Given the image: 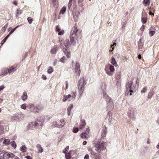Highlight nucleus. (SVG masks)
I'll use <instances>...</instances> for the list:
<instances>
[{"label":"nucleus","instance_id":"09e8293b","mask_svg":"<svg viewBox=\"0 0 159 159\" xmlns=\"http://www.w3.org/2000/svg\"><path fill=\"white\" fill-rule=\"evenodd\" d=\"M75 69L76 72L77 74L79 75L80 73V68H75Z\"/></svg>","mask_w":159,"mask_h":159},{"label":"nucleus","instance_id":"052dcab7","mask_svg":"<svg viewBox=\"0 0 159 159\" xmlns=\"http://www.w3.org/2000/svg\"><path fill=\"white\" fill-rule=\"evenodd\" d=\"M89 159V155L88 154H86L85 155L84 159Z\"/></svg>","mask_w":159,"mask_h":159},{"label":"nucleus","instance_id":"20e7f679","mask_svg":"<svg viewBox=\"0 0 159 159\" xmlns=\"http://www.w3.org/2000/svg\"><path fill=\"white\" fill-rule=\"evenodd\" d=\"M86 82H85L84 77L80 79L78 83V89L80 93L82 95L84 91L85 85Z\"/></svg>","mask_w":159,"mask_h":159},{"label":"nucleus","instance_id":"9b49d317","mask_svg":"<svg viewBox=\"0 0 159 159\" xmlns=\"http://www.w3.org/2000/svg\"><path fill=\"white\" fill-rule=\"evenodd\" d=\"M142 14L141 21L143 24H144L146 23L148 21L147 14L146 12L142 13Z\"/></svg>","mask_w":159,"mask_h":159},{"label":"nucleus","instance_id":"dca6fc26","mask_svg":"<svg viewBox=\"0 0 159 159\" xmlns=\"http://www.w3.org/2000/svg\"><path fill=\"white\" fill-rule=\"evenodd\" d=\"M67 48H63L62 49V51L67 57L68 58H69L70 57L71 52L69 50H67Z\"/></svg>","mask_w":159,"mask_h":159},{"label":"nucleus","instance_id":"6e6d98bb","mask_svg":"<svg viewBox=\"0 0 159 159\" xmlns=\"http://www.w3.org/2000/svg\"><path fill=\"white\" fill-rule=\"evenodd\" d=\"M7 39H6V38H5L1 42V45H3L6 41V40Z\"/></svg>","mask_w":159,"mask_h":159},{"label":"nucleus","instance_id":"412c9836","mask_svg":"<svg viewBox=\"0 0 159 159\" xmlns=\"http://www.w3.org/2000/svg\"><path fill=\"white\" fill-rule=\"evenodd\" d=\"M28 96L27 93L25 92H24L23 94L22 95L21 97L23 101H25L27 99Z\"/></svg>","mask_w":159,"mask_h":159},{"label":"nucleus","instance_id":"f704fd0d","mask_svg":"<svg viewBox=\"0 0 159 159\" xmlns=\"http://www.w3.org/2000/svg\"><path fill=\"white\" fill-rule=\"evenodd\" d=\"M54 70L52 66H49L48 67V73L49 74H51L53 71Z\"/></svg>","mask_w":159,"mask_h":159},{"label":"nucleus","instance_id":"7c9ffc66","mask_svg":"<svg viewBox=\"0 0 159 159\" xmlns=\"http://www.w3.org/2000/svg\"><path fill=\"white\" fill-rule=\"evenodd\" d=\"M11 146L13 148H16L17 145L16 143L14 141H12L10 142V143Z\"/></svg>","mask_w":159,"mask_h":159},{"label":"nucleus","instance_id":"de8ad7c7","mask_svg":"<svg viewBox=\"0 0 159 159\" xmlns=\"http://www.w3.org/2000/svg\"><path fill=\"white\" fill-rule=\"evenodd\" d=\"M19 27V25L17 26L15 28H14V29H13V30H11V31L9 33V34H12L13 33V32L15 31V30Z\"/></svg>","mask_w":159,"mask_h":159},{"label":"nucleus","instance_id":"13d9d810","mask_svg":"<svg viewBox=\"0 0 159 159\" xmlns=\"http://www.w3.org/2000/svg\"><path fill=\"white\" fill-rule=\"evenodd\" d=\"M152 11H149L148 14L150 15H151L152 16H154V13H152Z\"/></svg>","mask_w":159,"mask_h":159},{"label":"nucleus","instance_id":"c03bdc74","mask_svg":"<svg viewBox=\"0 0 159 159\" xmlns=\"http://www.w3.org/2000/svg\"><path fill=\"white\" fill-rule=\"evenodd\" d=\"M66 59V57L65 56H63L61 58L60 60V61H61L62 63H64L65 62V60Z\"/></svg>","mask_w":159,"mask_h":159},{"label":"nucleus","instance_id":"ddd939ff","mask_svg":"<svg viewBox=\"0 0 159 159\" xmlns=\"http://www.w3.org/2000/svg\"><path fill=\"white\" fill-rule=\"evenodd\" d=\"M107 127L105 125H104L103 127H102V134H101V139H103L104 137H106L107 134Z\"/></svg>","mask_w":159,"mask_h":159},{"label":"nucleus","instance_id":"c756f323","mask_svg":"<svg viewBox=\"0 0 159 159\" xmlns=\"http://www.w3.org/2000/svg\"><path fill=\"white\" fill-rule=\"evenodd\" d=\"M10 143V140L9 139H6L3 142V144L5 145H8Z\"/></svg>","mask_w":159,"mask_h":159},{"label":"nucleus","instance_id":"37998d69","mask_svg":"<svg viewBox=\"0 0 159 159\" xmlns=\"http://www.w3.org/2000/svg\"><path fill=\"white\" fill-rule=\"evenodd\" d=\"M8 71H9L8 68L5 69L3 72V74L5 75H7V73H9V72H8Z\"/></svg>","mask_w":159,"mask_h":159},{"label":"nucleus","instance_id":"0e129e2a","mask_svg":"<svg viewBox=\"0 0 159 159\" xmlns=\"http://www.w3.org/2000/svg\"><path fill=\"white\" fill-rule=\"evenodd\" d=\"M17 3H18L16 1H14L13 2V4L14 5H15L16 6L17 5Z\"/></svg>","mask_w":159,"mask_h":159},{"label":"nucleus","instance_id":"a18cd8bd","mask_svg":"<svg viewBox=\"0 0 159 159\" xmlns=\"http://www.w3.org/2000/svg\"><path fill=\"white\" fill-rule=\"evenodd\" d=\"M79 131V129L78 128H74L73 130V133H77Z\"/></svg>","mask_w":159,"mask_h":159},{"label":"nucleus","instance_id":"72a5a7b5","mask_svg":"<svg viewBox=\"0 0 159 159\" xmlns=\"http://www.w3.org/2000/svg\"><path fill=\"white\" fill-rule=\"evenodd\" d=\"M121 77V73L120 72H118L116 75V78L117 80H120Z\"/></svg>","mask_w":159,"mask_h":159},{"label":"nucleus","instance_id":"8fccbe9b","mask_svg":"<svg viewBox=\"0 0 159 159\" xmlns=\"http://www.w3.org/2000/svg\"><path fill=\"white\" fill-rule=\"evenodd\" d=\"M64 33V30H61V31H59L58 33V34L59 35H61L63 34Z\"/></svg>","mask_w":159,"mask_h":159},{"label":"nucleus","instance_id":"c9c22d12","mask_svg":"<svg viewBox=\"0 0 159 159\" xmlns=\"http://www.w3.org/2000/svg\"><path fill=\"white\" fill-rule=\"evenodd\" d=\"M149 34L150 36L151 37L155 33V31H152L151 30V29H149Z\"/></svg>","mask_w":159,"mask_h":159},{"label":"nucleus","instance_id":"603ef678","mask_svg":"<svg viewBox=\"0 0 159 159\" xmlns=\"http://www.w3.org/2000/svg\"><path fill=\"white\" fill-rule=\"evenodd\" d=\"M80 64L79 63L76 62V63L75 68H80Z\"/></svg>","mask_w":159,"mask_h":159},{"label":"nucleus","instance_id":"393cba45","mask_svg":"<svg viewBox=\"0 0 159 159\" xmlns=\"http://www.w3.org/2000/svg\"><path fill=\"white\" fill-rule=\"evenodd\" d=\"M36 147L39 151V152L41 153L43 152V150L40 144H37Z\"/></svg>","mask_w":159,"mask_h":159},{"label":"nucleus","instance_id":"6ab92c4d","mask_svg":"<svg viewBox=\"0 0 159 159\" xmlns=\"http://www.w3.org/2000/svg\"><path fill=\"white\" fill-rule=\"evenodd\" d=\"M58 47L57 45H55L51 51V53L55 54L58 51Z\"/></svg>","mask_w":159,"mask_h":159},{"label":"nucleus","instance_id":"6e6552de","mask_svg":"<svg viewBox=\"0 0 159 159\" xmlns=\"http://www.w3.org/2000/svg\"><path fill=\"white\" fill-rule=\"evenodd\" d=\"M76 95V92H73V94L71 96L70 94H68L67 95H64L62 99V101L64 102L66 101L67 100L70 101L72 98H75Z\"/></svg>","mask_w":159,"mask_h":159},{"label":"nucleus","instance_id":"a19ab883","mask_svg":"<svg viewBox=\"0 0 159 159\" xmlns=\"http://www.w3.org/2000/svg\"><path fill=\"white\" fill-rule=\"evenodd\" d=\"M53 6L55 8H57L59 7V4L58 1L56 2L55 3H52Z\"/></svg>","mask_w":159,"mask_h":159},{"label":"nucleus","instance_id":"774afa93","mask_svg":"<svg viewBox=\"0 0 159 159\" xmlns=\"http://www.w3.org/2000/svg\"><path fill=\"white\" fill-rule=\"evenodd\" d=\"M25 157L27 159H32V158L29 156H27Z\"/></svg>","mask_w":159,"mask_h":159},{"label":"nucleus","instance_id":"e433bc0d","mask_svg":"<svg viewBox=\"0 0 159 159\" xmlns=\"http://www.w3.org/2000/svg\"><path fill=\"white\" fill-rule=\"evenodd\" d=\"M65 157L66 159H70L71 156L70 153L69 152L68 153H66L65 154Z\"/></svg>","mask_w":159,"mask_h":159},{"label":"nucleus","instance_id":"79ce46f5","mask_svg":"<svg viewBox=\"0 0 159 159\" xmlns=\"http://www.w3.org/2000/svg\"><path fill=\"white\" fill-rule=\"evenodd\" d=\"M26 104L24 103L21 105V108L24 110H25L26 109Z\"/></svg>","mask_w":159,"mask_h":159},{"label":"nucleus","instance_id":"f257e3e1","mask_svg":"<svg viewBox=\"0 0 159 159\" xmlns=\"http://www.w3.org/2000/svg\"><path fill=\"white\" fill-rule=\"evenodd\" d=\"M81 31L77 28L76 24H75L72 28L70 34V40L71 44L75 45L78 43V38L80 36Z\"/></svg>","mask_w":159,"mask_h":159},{"label":"nucleus","instance_id":"c85d7f7f","mask_svg":"<svg viewBox=\"0 0 159 159\" xmlns=\"http://www.w3.org/2000/svg\"><path fill=\"white\" fill-rule=\"evenodd\" d=\"M89 151L90 152L91 154L94 157H96L97 156V153L93 150L91 149H89Z\"/></svg>","mask_w":159,"mask_h":159},{"label":"nucleus","instance_id":"864d4df0","mask_svg":"<svg viewBox=\"0 0 159 159\" xmlns=\"http://www.w3.org/2000/svg\"><path fill=\"white\" fill-rule=\"evenodd\" d=\"M90 129L89 128H87L86 129V130L85 132H85L87 134H89V132Z\"/></svg>","mask_w":159,"mask_h":159},{"label":"nucleus","instance_id":"4c0bfd02","mask_svg":"<svg viewBox=\"0 0 159 159\" xmlns=\"http://www.w3.org/2000/svg\"><path fill=\"white\" fill-rule=\"evenodd\" d=\"M154 94L153 92H150L148 95V98L150 99L152 97V95Z\"/></svg>","mask_w":159,"mask_h":159},{"label":"nucleus","instance_id":"5fc2aeb1","mask_svg":"<svg viewBox=\"0 0 159 159\" xmlns=\"http://www.w3.org/2000/svg\"><path fill=\"white\" fill-rule=\"evenodd\" d=\"M61 30V29H60L59 27L58 26H57L56 27V31L57 32H59V31H60Z\"/></svg>","mask_w":159,"mask_h":159},{"label":"nucleus","instance_id":"4be33fe9","mask_svg":"<svg viewBox=\"0 0 159 159\" xmlns=\"http://www.w3.org/2000/svg\"><path fill=\"white\" fill-rule=\"evenodd\" d=\"M73 107V105L72 104H70L67 108V113L68 116L70 115L71 109Z\"/></svg>","mask_w":159,"mask_h":159},{"label":"nucleus","instance_id":"a878e982","mask_svg":"<svg viewBox=\"0 0 159 159\" xmlns=\"http://www.w3.org/2000/svg\"><path fill=\"white\" fill-rule=\"evenodd\" d=\"M88 135L85 132H83L81 134L80 136L82 138H85L87 139H88Z\"/></svg>","mask_w":159,"mask_h":159},{"label":"nucleus","instance_id":"49530a36","mask_svg":"<svg viewBox=\"0 0 159 159\" xmlns=\"http://www.w3.org/2000/svg\"><path fill=\"white\" fill-rule=\"evenodd\" d=\"M27 20H28L29 23L30 24L32 23L33 20L30 17H28L27 18Z\"/></svg>","mask_w":159,"mask_h":159},{"label":"nucleus","instance_id":"69168bd1","mask_svg":"<svg viewBox=\"0 0 159 159\" xmlns=\"http://www.w3.org/2000/svg\"><path fill=\"white\" fill-rule=\"evenodd\" d=\"M8 26V25L7 24H6L3 27V28L5 30L6 29H7V27Z\"/></svg>","mask_w":159,"mask_h":159},{"label":"nucleus","instance_id":"7ed1b4c3","mask_svg":"<svg viewBox=\"0 0 159 159\" xmlns=\"http://www.w3.org/2000/svg\"><path fill=\"white\" fill-rule=\"evenodd\" d=\"M103 97L107 102V110L108 111H112L114 108V103L112 98L106 93H103Z\"/></svg>","mask_w":159,"mask_h":159},{"label":"nucleus","instance_id":"f8f14e48","mask_svg":"<svg viewBox=\"0 0 159 159\" xmlns=\"http://www.w3.org/2000/svg\"><path fill=\"white\" fill-rule=\"evenodd\" d=\"M30 111L31 112H34L38 113L40 111L38 107L36 106L35 107L34 105L31 104L30 105Z\"/></svg>","mask_w":159,"mask_h":159},{"label":"nucleus","instance_id":"b1692460","mask_svg":"<svg viewBox=\"0 0 159 159\" xmlns=\"http://www.w3.org/2000/svg\"><path fill=\"white\" fill-rule=\"evenodd\" d=\"M111 63L115 66H118L116 61L115 59L113 57H112L111 60Z\"/></svg>","mask_w":159,"mask_h":159},{"label":"nucleus","instance_id":"680f3d73","mask_svg":"<svg viewBox=\"0 0 159 159\" xmlns=\"http://www.w3.org/2000/svg\"><path fill=\"white\" fill-rule=\"evenodd\" d=\"M5 86L4 85H2L0 86V91L3 90Z\"/></svg>","mask_w":159,"mask_h":159},{"label":"nucleus","instance_id":"ea45409f","mask_svg":"<svg viewBox=\"0 0 159 159\" xmlns=\"http://www.w3.org/2000/svg\"><path fill=\"white\" fill-rule=\"evenodd\" d=\"M147 87L146 86L145 87L143 88L141 91V93H144L146 92L147 91Z\"/></svg>","mask_w":159,"mask_h":159},{"label":"nucleus","instance_id":"9d476101","mask_svg":"<svg viewBox=\"0 0 159 159\" xmlns=\"http://www.w3.org/2000/svg\"><path fill=\"white\" fill-rule=\"evenodd\" d=\"M34 122L35 124V128H41L43 124L42 120H39L38 118L37 119V120Z\"/></svg>","mask_w":159,"mask_h":159},{"label":"nucleus","instance_id":"0eeeda50","mask_svg":"<svg viewBox=\"0 0 159 159\" xmlns=\"http://www.w3.org/2000/svg\"><path fill=\"white\" fill-rule=\"evenodd\" d=\"M65 123L66 122L64 120L62 119L57 121H54L52 122V126L54 127L61 128L64 126Z\"/></svg>","mask_w":159,"mask_h":159},{"label":"nucleus","instance_id":"f3484780","mask_svg":"<svg viewBox=\"0 0 159 159\" xmlns=\"http://www.w3.org/2000/svg\"><path fill=\"white\" fill-rule=\"evenodd\" d=\"M80 15V12L78 11H74L73 13V17L75 21L78 20V17Z\"/></svg>","mask_w":159,"mask_h":159},{"label":"nucleus","instance_id":"2f4dec72","mask_svg":"<svg viewBox=\"0 0 159 159\" xmlns=\"http://www.w3.org/2000/svg\"><path fill=\"white\" fill-rule=\"evenodd\" d=\"M66 7L64 6L63 7L60 11V13L62 14H64L66 11Z\"/></svg>","mask_w":159,"mask_h":159},{"label":"nucleus","instance_id":"5701e85b","mask_svg":"<svg viewBox=\"0 0 159 159\" xmlns=\"http://www.w3.org/2000/svg\"><path fill=\"white\" fill-rule=\"evenodd\" d=\"M36 106L40 111L42 110L43 109L44 107V106L43 104V103H41V102H40L39 104L37 105Z\"/></svg>","mask_w":159,"mask_h":159},{"label":"nucleus","instance_id":"473e14b6","mask_svg":"<svg viewBox=\"0 0 159 159\" xmlns=\"http://www.w3.org/2000/svg\"><path fill=\"white\" fill-rule=\"evenodd\" d=\"M26 147L25 145H23L20 148V150L22 152H25L26 151Z\"/></svg>","mask_w":159,"mask_h":159},{"label":"nucleus","instance_id":"4d7b16f0","mask_svg":"<svg viewBox=\"0 0 159 159\" xmlns=\"http://www.w3.org/2000/svg\"><path fill=\"white\" fill-rule=\"evenodd\" d=\"M42 77L43 78V79L44 80H46L47 79L46 76L44 75H42Z\"/></svg>","mask_w":159,"mask_h":159},{"label":"nucleus","instance_id":"bb28decb","mask_svg":"<svg viewBox=\"0 0 159 159\" xmlns=\"http://www.w3.org/2000/svg\"><path fill=\"white\" fill-rule=\"evenodd\" d=\"M22 13V11L20 9H17L16 12V17L17 18Z\"/></svg>","mask_w":159,"mask_h":159},{"label":"nucleus","instance_id":"a211bd4d","mask_svg":"<svg viewBox=\"0 0 159 159\" xmlns=\"http://www.w3.org/2000/svg\"><path fill=\"white\" fill-rule=\"evenodd\" d=\"M63 43L66 48H69L70 47V42L69 39H66L64 41Z\"/></svg>","mask_w":159,"mask_h":159},{"label":"nucleus","instance_id":"4468645a","mask_svg":"<svg viewBox=\"0 0 159 159\" xmlns=\"http://www.w3.org/2000/svg\"><path fill=\"white\" fill-rule=\"evenodd\" d=\"M17 65H14L8 68L9 70V71H8L9 74H10L16 71L17 69Z\"/></svg>","mask_w":159,"mask_h":159},{"label":"nucleus","instance_id":"bf43d9fd","mask_svg":"<svg viewBox=\"0 0 159 159\" xmlns=\"http://www.w3.org/2000/svg\"><path fill=\"white\" fill-rule=\"evenodd\" d=\"M3 133V129L0 127V135L2 134Z\"/></svg>","mask_w":159,"mask_h":159},{"label":"nucleus","instance_id":"58836bf2","mask_svg":"<svg viewBox=\"0 0 159 159\" xmlns=\"http://www.w3.org/2000/svg\"><path fill=\"white\" fill-rule=\"evenodd\" d=\"M148 9L149 11H152L153 12H155V7H152L151 6H150L148 7Z\"/></svg>","mask_w":159,"mask_h":159},{"label":"nucleus","instance_id":"aec40b11","mask_svg":"<svg viewBox=\"0 0 159 159\" xmlns=\"http://www.w3.org/2000/svg\"><path fill=\"white\" fill-rule=\"evenodd\" d=\"M35 124L34 122H30L27 125L28 129H30L34 128H35Z\"/></svg>","mask_w":159,"mask_h":159},{"label":"nucleus","instance_id":"3c124183","mask_svg":"<svg viewBox=\"0 0 159 159\" xmlns=\"http://www.w3.org/2000/svg\"><path fill=\"white\" fill-rule=\"evenodd\" d=\"M145 28V26L144 25H143L140 28V30L142 31H143Z\"/></svg>","mask_w":159,"mask_h":159},{"label":"nucleus","instance_id":"cd10ccee","mask_svg":"<svg viewBox=\"0 0 159 159\" xmlns=\"http://www.w3.org/2000/svg\"><path fill=\"white\" fill-rule=\"evenodd\" d=\"M150 0H143V4H144V6H147V5H149L150 4Z\"/></svg>","mask_w":159,"mask_h":159},{"label":"nucleus","instance_id":"f03ea898","mask_svg":"<svg viewBox=\"0 0 159 159\" xmlns=\"http://www.w3.org/2000/svg\"><path fill=\"white\" fill-rule=\"evenodd\" d=\"M95 150L99 153L101 152V151L106 149L107 143L101 139H99L98 141L95 142Z\"/></svg>","mask_w":159,"mask_h":159},{"label":"nucleus","instance_id":"2eb2a0df","mask_svg":"<svg viewBox=\"0 0 159 159\" xmlns=\"http://www.w3.org/2000/svg\"><path fill=\"white\" fill-rule=\"evenodd\" d=\"M86 125L85 120L84 119L81 120L79 124V128L80 129H82L84 128Z\"/></svg>","mask_w":159,"mask_h":159},{"label":"nucleus","instance_id":"423d86ee","mask_svg":"<svg viewBox=\"0 0 159 159\" xmlns=\"http://www.w3.org/2000/svg\"><path fill=\"white\" fill-rule=\"evenodd\" d=\"M105 70L108 75L111 76L115 71V69L113 66L108 64L106 66Z\"/></svg>","mask_w":159,"mask_h":159},{"label":"nucleus","instance_id":"39448f33","mask_svg":"<svg viewBox=\"0 0 159 159\" xmlns=\"http://www.w3.org/2000/svg\"><path fill=\"white\" fill-rule=\"evenodd\" d=\"M133 83L132 81H128L126 84V90L125 93L128 94L129 93H130L129 95L130 96L132 95V93L136 91L135 90V88L134 87H132V85Z\"/></svg>","mask_w":159,"mask_h":159},{"label":"nucleus","instance_id":"1a4fd4ad","mask_svg":"<svg viewBox=\"0 0 159 159\" xmlns=\"http://www.w3.org/2000/svg\"><path fill=\"white\" fill-rule=\"evenodd\" d=\"M15 157V155L12 152H6L4 153L3 156V159H9L10 158H13Z\"/></svg>","mask_w":159,"mask_h":159},{"label":"nucleus","instance_id":"e2e57ef3","mask_svg":"<svg viewBox=\"0 0 159 159\" xmlns=\"http://www.w3.org/2000/svg\"><path fill=\"white\" fill-rule=\"evenodd\" d=\"M83 1V0H78V2L79 4L81 5L82 2Z\"/></svg>","mask_w":159,"mask_h":159},{"label":"nucleus","instance_id":"338daca9","mask_svg":"<svg viewBox=\"0 0 159 159\" xmlns=\"http://www.w3.org/2000/svg\"><path fill=\"white\" fill-rule=\"evenodd\" d=\"M139 80L138 78H137V80H136V84H138V85H139Z\"/></svg>","mask_w":159,"mask_h":159}]
</instances>
